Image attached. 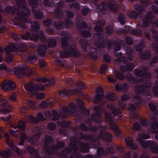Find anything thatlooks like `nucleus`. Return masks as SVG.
Instances as JSON below:
<instances>
[{"label":"nucleus","mask_w":158,"mask_h":158,"mask_svg":"<svg viewBox=\"0 0 158 158\" xmlns=\"http://www.w3.org/2000/svg\"><path fill=\"white\" fill-rule=\"evenodd\" d=\"M14 72L18 77H21L25 73L28 76L30 75L31 73V69L26 66H24L23 68L17 67L15 68Z\"/></svg>","instance_id":"f257e3e1"},{"label":"nucleus","mask_w":158,"mask_h":158,"mask_svg":"<svg viewBox=\"0 0 158 158\" xmlns=\"http://www.w3.org/2000/svg\"><path fill=\"white\" fill-rule=\"evenodd\" d=\"M2 89L5 91L9 90H12L15 87V85L12 81L7 80L4 81L1 84Z\"/></svg>","instance_id":"f03ea898"},{"label":"nucleus","mask_w":158,"mask_h":158,"mask_svg":"<svg viewBox=\"0 0 158 158\" xmlns=\"http://www.w3.org/2000/svg\"><path fill=\"white\" fill-rule=\"evenodd\" d=\"M30 4L32 5V12L35 18L38 19H41L42 18V13L37 10H34V8L38 5L36 0H29Z\"/></svg>","instance_id":"7ed1b4c3"},{"label":"nucleus","mask_w":158,"mask_h":158,"mask_svg":"<svg viewBox=\"0 0 158 158\" xmlns=\"http://www.w3.org/2000/svg\"><path fill=\"white\" fill-rule=\"evenodd\" d=\"M96 93V94L93 100V102L95 103L99 102L102 98L103 95L102 88L101 87L97 88Z\"/></svg>","instance_id":"20e7f679"},{"label":"nucleus","mask_w":158,"mask_h":158,"mask_svg":"<svg viewBox=\"0 0 158 158\" xmlns=\"http://www.w3.org/2000/svg\"><path fill=\"white\" fill-rule=\"evenodd\" d=\"M5 138L6 139V143L10 147H12V148L13 151L16 152L19 154H20L19 152V149L17 148L16 147L12 144V141L10 139L9 135L7 133H5Z\"/></svg>","instance_id":"39448f33"},{"label":"nucleus","mask_w":158,"mask_h":158,"mask_svg":"<svg viewBox=\"0 0 158 158\" xmlns=\"http://www.w3.org/2000/svg\"><path fill=\"white\" fill-rule=\"evenodd\" d=\"M137 140L139 142L143 148H146L148 146H151L152 143L155 144V142L152 141H145L143 140H141L139 138L137 139Z\"/></svg>","instance_id":"423d86ee"},{"label":"nucleus","mask_w":158,"mask_h":158,"mask_svg":"<svg viewBox=\"0 0 158 158\" xmlns=\"http://www.w3.org/2000/svg\"><path fill=\"white\" fill-rule=\"evenodd\" d=\"M71 54L74 56H78L79 52L76 49H73L71 52V53H68L66 52H62L60 54V56L62 57H65L68 56Z\"/></svg>","instance_id":"0eeeda50"},{"label":"nucleus","mask_w":158,"mask_h":158,"mask_svg":"<svg viewBox=\"0 0 158 158\" xmlns=\"http://www.w3.org/2000/svg\"><path fill=\"white\" fill-rule=\"evenodd\" d=\"M97 23L98 25L96 26L94 28V30L96 31L101 32L103 30V29L102 27L100 26H98L99 25H103L105 24V21L104 20H99L97 22Z\"/></svg>","instance_id":"6e6552de"},{"label":"nucleus","mask_w":158,"mask_h":158,"mask_svg":"<svg viewBox=\"0 0 158 158\" xmlns=\"http://www.w3.org/2000/svg\"><path fill=\"white\" fill-rule=\"evenodd\" d=\"M24 86L26 90L30 92L31 94L34 95L33 85L31 83H25Z\"/></svg>","instance_id":"1a4fd4ad"},{"label":"nucleus","mask_w":158,"mask_h":158,"mask_svg":"<svg viewBox=\"0 0 158 158\" xmlns=\"http://www.w3.org/2000/svg\"><path fill=\"white\" fill-rule=\"evenodd\" d=\"M10 127L15 128H19L21 130H23L25 128V125L24 122L20 121L19 122L17 125L12 124L10 125Z\"/></svg>","instance_id":"9d476101"},{"label":"nucleus","mask_w":158,"mask_h":158,"mask_svg":"<svg viewBox=\"0 0 158 158\" xmlns=\"http://www.w3.org/2000/svg\"><path fill=\"white\" fill-rule=\"evenodd\" d=\"M125 141L127 145L129 146L131 149L135 150L136 148L137 147L133 144L132 139L131 138H126Z\"/></svg>","instance_id":"9b49d317"},{"label":"nucleus","mask_w":158,"mask_h":158,"mask_svg":"<svg viewBox=\"0 0 158 158\" xmlns=\"http://www.w3.org/2000/svg\"><path fill=\"white\" fill-rule=\"evenodd\" d=\"M15 50V46L14 44L11 43L9 46L5 48V51L6 54H9L10 52Z\"/></svg>","instance_id":"f8f14e48"},{"label":"nucleus","mask_w":158,"mask_h":158,"mask_svg":"<svg viewBox=\"0 0 158 158\" xmlns=\"http://www.w3.org/2000/svg\"><path fill=\"white\" fill-rule=\"evenodd\" d=\"M80 43L81 45L82 49L84 51H86L88 47L87 41L85 40H81L80 41Z\"/></svg>","instance_id":"ddd939ff"},{"label":"nucleus","mask_w":158,"mask_h":158,"mask_svg":"<svg viewBox=\"0 0 158 158\" xmlns=\"http://www.w3.org/2000/svg\"><path fill=\"white\" fill-rule=\"evenodd\" d=\"M125 67H122L121 68V69L122 71H131L133 68V65L129 63H127L124 65Z\"/></svg>","instance_id":"4468645a"},{"label":"nucleus","mask_w":158,"mask_h":158,"mask_svg":"<svg viewBox=\"0 0 158 158\" xmlns=\"http://www.w3.org/2000/svg\"><path fill=\"white\" fill-rule=\"evenodd\" d=\"M108 6L110 8L111 10L114 11L117 9V6L115 5L114 1L112 0L108 2Z\"/></svg>","instance_id":"2eb2a0df"},{"label":"nucleus","mask_w":158,"mask_h":158,"mask_svg":"<svg viewBox=\"0 0 158 158\" xmlns=\"http://www.w3.org/2000/svg\"><path fill=\"white\" fill-rule=\"evenodd\" d=\"M34 92V90L39 91L44 89V85L38 83L33 85Z\"/></svg>","instance_id":"dca6fc26"},{"label":"nucleus","mask_w":158,"mask_h":158,"mask_svg":"<svg viewBox=\"0 0 158 158\" xmlns=\"http://www.w3.org/2000/svg\"><path fill=\"white\" fill-rule=\"evenodd\" d=\"M46 48L44 45H41L38 48V53L41 56H43L45 53Z\"/></svg>","instance_id":"f3484780"},{"label":"nucleus","mask_w":158,"mask_h":158,"mask_svg":"<svg viewBox=\"0 0 158 158\" xmlns=\"http://www.w3.org/2000/svg\"><path fill=\"white\" fill-rule=\"evenodd\" d=\"M27 104L30 106V107L33 109L36 108V103L35 101L31 100H27L26 101Z\"/></svg>","instance_id":"a211bd4d"},{"label":"nucleus","mask_w":158,"mask_h":158,"mask_svg":"<svg viewBox=\"0 0 158 158\" xmlns=\"http://www.w3.org/2000/svg\"><path fill=\"white\" fill-rule=\"evenodd\" d=\"M101 138L103 137L106 140H110L111 137L110 134L104 132L102 133V136H101Z\"/></svg>","instance_id":"6ab92c4d"},{"label":"nucleus","mask_w":158,"mask_h":158,"mask_svg":"<svg viewBox=\"0 0 158 158\" xmlns=\"http://www.w3.org/2000/svg\"><path fill=\"white\" fill-rule=\"evenodd\" d=\"M18 15V18H19L20 19L25 20L26 21L27 20V15H24L23 13L22 12L18 13H17Z\"/></svg>","instance_id":"aec40b11"},{"label":"nucleus","mask_w":158,"mask_h":158,"mask_svg":"<svg viewBox=\"0 0 158 158\" xmlns=\"http://www.w3.org/2000/svg\"><path fill=\"white\" fill-rule=\"evenodd\" d=\"M19 135H20V141L19 143V145H22L24 143V141L23 140V139H25L27 138L26 135L23 133H21L19 134Z\"/></svg>","instance_id":"412c9836"},{"label":"nucleus","mask_w":158,"mask_h":158,"mask_svg":"<svg viewBox=\"0 0 158 158\" xmlns=\"http://www.w3.org/2000/svg\"><path fill=\"white\" fill-rule=\"evenodd\" d=\"M35 95V98L37 99H42L44 98L45 95L44 93H37L35 94L34 93V94Z\"/></svg>","instance_id":"4be33fe9"},{"label":"nucleus","mask_w":158,"mask_h":158,"mask_svg":"<svg viewBox=\"0 0 158 158\" xmlns=\"http://www.w3.org/2000/svg\"><path fill=\"white\" fill-rule=\"evenodd\" d=\"M105 99L108 100H113L116 99V97L113 94H109L106 96Z\"/></svg>","instance_id":"5701e85b"},{"label":"nucleus","mask_w":158,"mask_h":158,"mask_svg":"<svg viewBox=\"0 0 158 158\" xmlns=\"http://www.w3.org/2000/svg\"><path fill=\"white\" fill-rule=\"evenodd\" d=\"M150 138V136L146 134H139L137 139L139 138L141 140H143V139H148Z\"/></svg>","instance_id":"b1692460"},{"label":"nucleus","mask_w":158,"mask_h":158,"mask_svg":"<svg viewBox=\"0 0 158 158\" xmlns=\"http://www.w3.org/2000/svg\"><path fill=\"white\" fill-rule=\"evenodd\" d=\"M69 94V91L66 90L61 91L59 92V94L62 97L66 96Z\"/></svg>","instance_id":"393cba45"},{"label":"nucleus","mask_w":158,"mask_h":158,"mask_svg":"<svg viewBox=\"0 0 158 158\" xmlns=\"http://www.w3.org/2000/svg\"><path fill=\"white\" fill-rule=\"evenodd\" d=\"M153 92L154 95L158 96V84H156L153 88Z\"/></svg>","instance_id":"a878e982"},{"label":"nucleus","mask_w":158,"mask_h":158,"mask_svg":"<svg viewBox=\"0 0 158 158\" xmlns=\"http://www.w3.org/2000/svg\"><path fill=\"white\" fill-rule=\"evenodd\" d=\"M81 146L82 148L81 149V150L82 152H86L88 151L89 148L87 145L85 144H82Z\"/></svg>","instance_id":"bb28decb"},{"label":"nucleus","mask_w":158,"mask_h":158,"mask_svg":"<svg viewBox=\"0 0 158 158\" xmlns=\"http://www.w3.org/2000/svg\"><path fill=\"white\" fill-rule=\"evenodd\" d=\"M7 101L2 98H0V105L1 106L4 107L6 106L7 104Z\"/></svg>","instance_id":"cd10ccee"},{"label":"nucleus","mask_w":158,"mask_h":158,"mask_svg":"<svg viewBox=\"0 0 158 158\" xmlns=\"http://www.w3.org/2000/svg\"><path fill=\"white\" fill-rule=\"evenodd\" d=\"M153 145L154 147L151 148V151L152 152L158 153V148L156 146V144L155 143V144L152 143L151 146Z\"/></svg>","instance_id":"c85d7f7f"},{"label":"nucleus","mask_w":158,"mask_h":158,"mask_svg":"<svg viewBox=\"0 0 158 158\" xmlns=\"http://www.w3.org/2000/svg\"><path fill=\"white\" fill-rule=\"evenodd\" d=\"M113 27L112 26H109L106 28V32L108 34H110L113 32Z\"/></svg>","instance_id":"c756f323"},{"label":"nucleus","mask_w":158,"mask_h":158,"mask_svg":"<svg viewBox=\"0 0 158 158\" xmlns=\"http://www.w3.org/2000/svg\"><path fill=\"white\" fill-rule=\"evenodd\" d=\"M10 155V153L9 152H1L0 151V155L4 157H7L9 156Z\"/></svg>","instance_id":"7c9ffc66"},{"label":"nucleus","mask_w":158,"mask_h":158,"mask_svg":"<svg viewBox=\"0 0 158 158\" xmlns=\"http://www.w3.org/2000/svg\"><path fill=\"white\" fill-rule=\"evenodd\" d=\"M58 113L56 111L53 112L52 115V119L54 120H58L59 118Z\"/></svg>","instance_id":"2f4dec72"},{"label":"nucleus","mask_w":158,"mask_h":158,"mask_svg":"<svg viewBox=\"0 0 158 158\" xmlns=\"http://www.w3.org/2000/svg\"><path fill=\"white\" fill-rule=\"evenodd\" d=\"M40 81L41 82L44 83L47 82V81L48 82V83L45 84V85L47 86H48L50 84H53V82H49L48 80L47 79L44 78L40 80Z\"/></svg>","instance_id":"473e14b6"},{"label":"nucleus","mask_w":158,"mask_h":158,"mask_svg":"<svg viewBox=\"0 0 158 158\" xmlns=\"http://www.w3.org/2000/svg\"><path fill=\"white\" fill-rule=\"evenodd\" d=\"M104 60L107 62H110L111 60V57L108 54L105 55L103 56Z\"/></svg>","instance_id":"72a5a7b5"},{"label":"nucleus","mask_w":158,"mask_h":158,"mask_svg":"<svg viewBox=\"0 0 158 158\" xmlns=\"http://www.w3.org/2000/svg\"><path fill=\"white\" fill-rule=\"evenodd\" d=\"M56 44V42L54 39H52L50 40L48 44V45L50 47H54Z\"/></svg>","instance_id":"f704fd0d"},{"label":"nucleus","mask_w":158,"mask_h":158,"mask_svg":"<svg viewBox=\"0 0 158 158\" xmlns=\"http://www.w3.org/2000/svg\"><path fill=\"white\" fill-rule=\"evenodd\" d=\"M9 99L12 101H15L16 99V95L15 94H12L9 96Z\"/></svg>","instance_id":"c9c22d12"},{"label":"nucleus","mask_w":158,"mask_h":158,"mask_svg":"<svg viewBox=\"0 0 158 158\" xmlns=\"http://www.w3.org/2000/svg\"><path fill=\"white\" fill-rule=\"evenodd\" d=\"M107 66L106 65L103 64L101 67L100 72L102 73H105L106 71Z\"/></svg>","instance_id":"e433bc0d"},{"label":"nucleus","mask_w":158,"mask_h":158,"mask_svg":"<svg viewBox=\"0 0 158 158\" xmlns=\"http://www.w3.org/2000/svg\"><path fill=\"white\" fill-rule=\"evenodd\" d=\"M27 111V107L23 106L19 109V111L21 113H25Z\"/></svg>","instance_id":"4c0bfd02"},{"label":"nucleus","mask_w":158,"mask_h":158,"mask_svg":"<svg viewBox=\"0 0 158 158\" xmlns=\"http://www.w3.org/2000/svg\"><path fill=\"white\" fill-rule=\"evenodd\" d=\"M126 42L128 45L132 44L133 43L132 38L130 37H127L126 38Z\"/></svg>","instance_id":"58836bf2"},{"label":"nucleus","mask_w":158,"mask_h":158,"mask_svg":"<svg viewBox=\"0 0 158 158\" xmlns=\"http://www.w3.org/2000/svg\"><path fill=\"white\" fill-rule=\"evenodd\" d=\"M53 111H47L44 112V114L45 116L47 117H49L50 116L52 117V115L53 113Z\"/></svg>","instance_id":"ea45409f"},{"label":"nucleus","mask_w":158,"mask_h":158,"mask_svg":"<svg viewBox=\"0 0 158 158\" xmlns=\"http://www.w3.org/2000/svg\"><path fill=\"white\" fill-rule=\"evenodd\" d=\"M132 128L134 130H138L140 129V126L139 123H135L132 126Z\"/></svg>","instance_id":"a19ab883"},{"label":"nucleus","mask_w":158,"mask_h":158,"mask_svg":"<svg viewBox=\"0 0 158 158\" xmlns=\"http://www.w3.org/2000/svg\"><path fill=\"white\" fill-rule=\"evenodd\" d=\"M152 128L154 130L157 129L158 128V125L156 122H154L151 124Z\"/></svg>","instance_id":"79ce46f5"},{"label":"nucleus","mask_w":158,"mask_h":158,"mask_svg":"<svg viewBox=\"0 0 158 158\" xmlns=\"http://www.w3.org/2000/svg\"><path fill=\"white\" fill-rule=\"evenodd\" d=\"M29 121L31 123H36L38 122L37 120L35 118L32 117L31 115L29 116Z\"/></svg>","instance_id":"37998d69"},{"label":"nucleus","mask_w":158,"mask_h":158,"mask_svg":"<svg viewBox=\"0 0 158 158\" xmlns=\"http://www.w3.org/2000/svg\"><path fill=\"white\" fill-rule=\"evenodd\" d=\"M135 74L136 76H139L143 75V73L142 71L138 70L135 71Z\"/></svg>","instance_id":"c03bdc74"},{"label":"nucleus","mask_w":158,"mask_h":158,"mask_svg":"<svg viewBox=\"0 0 158 158\" xmlns=\"http://www.w3.org/2000/svg\"><path fill=\"white\" fill-rule=\"evenodd\" d=\"M107 79L109 81L112 83H114L116 82V80H114L113 78V77L111 76H108L107 77Z\"/></svg>","instance_id":"a18cd8bd"},{"label":"nucleus","mask_w":158,"mask_h":158,"mask_svg":"<svg viewBox=\"0 0 158 158\" xmlns=\"http://www.w3.org/2000/svg\"><path fill=\"white\" fill-rule=\"evenodd\" d=\"M29 37V33L27 32L26 33L25 35H21V37L23 39L27 40L28 39Z\"/></svg>","instance_id":"49530a36"},{"label":"nucleus","mask_w":158,"mask_h":158,"mask_svg":"<svg viewBox=\"0 0 158 158\" xmlns=\"http://www.w3.org/2000/svg\"><path fill=\"white\" fill-rule=\"evenodd\" d=\"M70 152V150L67 149V150H64L63 152H61L60 154V156L63 157L66 154H67L68 153H69Z\"/></svg>","instance_id":"de8ad7c7"},{"label":"nucleus","mask_w":158,"mask_h":158,"mask_svg":"<svg viewBox=\"0 0 158 158\" xmlns=\"http://www.w3.org/2000/svg\"><path fill=\"white\" fill-rule=\"evenodd\" d=\"M38 38V36L35 34H32L31 37V39L32 40H36Z\"/></svg>","instance_id":"09e8293b"},{"label":"nucleus","mask_w":158,"mask_h":158,"mask_svg":"<svg viewBox=\"0 0 158 158\" xmlns=\"http://www.w3.org/2000/svg\"><path fill=\"white\" fill-rule=\"evenodd\" d=\"M0 112L4 114H6L9 112L10 111L7 108H4L0 110Z\"/></svg>","instance_id":"8fccbe9b"},{"label":"nucleus","mask_w":158,"mask_h":158,"mask_svg":"<svg viewBox=\"0 0 158 158\" xmlns=\"http://www.w3.org/2000/svg\"><path fill=\"white\" fill-rule=\"evenodd\" d=\"M18 130H12L10 129H9V133L10 135H14L15 136H18L19 135H15L14 134L16 132L18 131Z\"/></svg>","instance_id":"3c124183"},{"label":"nucleus","mask_w":158,"mask_h":158,"mask_svg":"<svg viewBox=\"0 0 158 158\" xmlns=\"http://www.w3.org/2000/svg\"><path fill=\"white\" fill-rule=\"evenodd\" d=\"M48 127L50 130H52L55 128L56 126L54 124L50 123L48 124Z\"/></svg>","instance_id":"603ef678"},{"label":"nucleus","mask_w":158,"mask_h":158,"mask_svg":"<svg viewBox=\"0 0 158 158\" xmlns=\"http://www.w3.org/2000/svg\"><path fill=\"white\" fill-rule=\"evenodd\" d=\"M63 110L64 114H68L70 112V110L68 109V107L66 106H64L63 107Z\"/></svg>","instance_id":"864d4df0"},{"label":"nucleus","mask_w":158,"mask_h":158,"mask_svg":"<svg viewBox=\"0 0 158 158\" xmlns=\"http://www.w3.org/2000/svg\"><path fill=\"white\" fill-rule=\"evenodd\" d=\"M115 77L116 78H119L121 80H123L124 79L123 76L120 73H118L116 74Z\"/></svg>","instance_id":"5fc2aeb1"},{"label":"nucleus","mask_w":158,"mask_h":158,"mask_svg":"<svg viewBox=\"0 0 158 158\" xmlns=\"http://www.w3.org/2000/svg\"><path fill=\"white\" fill-rule=\"evenodd\" d=\"M89 11V9L86 8H84L81 11V13L83 15H85Z\"/></svg>","instance_id":"6e6d98bb"},{"label":"nucleus","mask_w":158,"mask_h":158,"mask_svg":"<svg viewBox=\"0 0 158 158\" xmlns=\"http://www.w3.org/2000/svg\"><path fill=\"white\" fill-rule=\"evenodd\" d=\"M13 60V58L12 57L10 56H8L6 59V62L9 63L11 61Z\"/></svg>","instance_id":"4d7b16f0"},{"label":"nucleus","mask_w":158,"mask_h":158,"mask_svg":"<svg viewBox=\"0 0 158 158\" xmlns=\"http://www.w3.org/2000/svg\"><path fill=\"white\" fill-rule=\"evenodd\" d=\"M77 103L79 106H81L82 105H84V103L80 99H78L77 100Z\"/></svg>","instance_id":"13d9d810"},{"label":"nucleus","mask_w":158,"mask_h":158,"mask_svg":"<svg viewBox=\"0 0 158 158\" xmlns=\"http://www.w3.org/2000/svg\"><path fill=\"white\" fill-rule=\"evenodd\" d=\"M96 53L94 51L92 52V53H90V56L92 58L93 60H95L96 59Z\"/></svg>","instance_id":"bf43d9fd"},{"label":"nucleus","mask_w":158,"mask_h":158,"mask_svg":"<svg viewBox=\"0 0 158 158\" xmlns=\"http://www.w3.org/2000/svg\"><path fill=\"white\" fill-rule=\"evenodd\" d=\"M40 106L43 107H46L47 105L46 102L45 101H42L40 103Z\"/></svg>","instance_id":"052dcab7"},{"label":"nucleus","mask_w":158,"mask_h":158,"mask_svg":"<svg viewBox=\"0 0 158 158\" xmlns=\"http://www.w3.org/2000/svg\"><path fill=\"white\" fill-rule=\"evenodd\" d=\"M38 118L41 120H44V118L43 117V115L41 113H39L37 116Z\"/></svg>","instance_id":"680f3d73"},{"label":"nucleus","mask_w":158,"mask_h":158,"mask_svg":"<svg viewBox=\"0 0 158 158\" xmlns=\"http://www.w3.org/2000/svg\"><path fill=\"white\" fill-rule=\"evenodd\" d=\"M6 66L5 64H0V70H6Z\"/></svg>","instance_id":"e2e57ef3"},{"label":"nucleus","mask_w":158,"mask_h":158,"mask_svg":"<svg viewBox=\"0 0 158 158\" xmlns=\"http://www.w3.org/2000/svg\"><path fill=\"white\" fill-rule=\"evenodd\" d=\"M141 124L144 126H146L148 125V122L146 120H142L140 122Z\"/></svg>","instance_id":"0e129e2a"},{"label":"nucleus","mask_w":158,"mask_h":158,"mask_svg":"<svg viewBox=\"0 0 158 158\" xmlns=\"http://www.w3.org/2000/svg\"><path fill=\"white\" fill-rule=\"evenodd\" d=\"M51 23V21L50 20H47L46 21L44 22V24L47 26L50 25Z\"/></svg>","instance_id":"69168bd1"},{"label":"nucleus","mask_w":158,"mask_h":158,"mask_svg":"<svg viewBox=\"0 0 158 158\" xmlns=\"http://www.w3.org/2000/svg\"><path fill=\"white\" fill-rule=\"evenodd\" d=\"M27 149L29 152L31 153H33V152H35V151L33 148H31L30 147H27Z\"/></svg>","instance_id":"338daca9"},{"label":"nucleus","mask_w":158,"mask_h":158,"mask_svg":"<svg viewBox=\"0 0 158 158\" xmlns=\"http://www.w3.org/2000/svg\"><path fill=\"white\" fill-rule=\"evenodd\" d=\"M110 128L111 129L114 130H116L118 129L117 126L115 124L112 125L110 126Z\"/></svg>","instance_id":"774afa93"}]
</instances>
